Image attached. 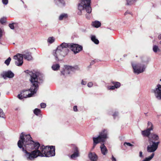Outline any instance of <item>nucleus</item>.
Instances as JSON below:
<instances>
[{
	"instance_id": "nucleus-1",
	"label": "nucleus",
	"mask_w": 161,
	"mask_h": 161,
	"mask_svg": "<svg viewBox=\"0 0 161 161\" xmlns=\"http://www.w3.org/2000/svg\"><path fill=\"white\" fill-rule=\"evenodd\" d=\"M17 145L28 160H33L38 156L48 157L55 155L54 146L40 147L38 142H35L32 140L29 134L25 135L23 132L20 135Z\"/></svg>"
},
{
	"instance_id": "nucleus-2",
	"label": "nucleus",
	"mask_w": 161,
	"mask_h": 161,
	"mask_svg": "<svg viewBox=\"0 0 161 161\" xmlns=\"http://www.w3.org/2000/svg\"><path fill=\"white\" fill-rule=\"evenodd\" d=\"M68 47L70 48L75 54L82 49V47L78 44L63 42L58 46L56 49L53 51V54L56 60H62L68 54L69 52Z\"/></svg>"
},
{
	"instance_id": "nucleus-3",
	"label": "nucleus",
	"mask_w": 161,
	"mask_h": 161,
	"mask_svg": "<svg viewBox=\"0 0 161 161\" xmlns=\"http://www.w3.org/2000/svg\"><path fill=\"white\" fill-rule=\"evenodd\" d=\"M26 71L30 76L29 80L31 83V87L28 90H23L20 94L18 95L17 97L20 100L23 99L24 98L33 97L39 89V82L36 74L32 71L28 70Z\"/></svg>"
},
{
	"instance_id": "nucleus-4",
	"label": "nucleus",
	"mask_w": 161,
	"mask_h": 161,
	"mask_svg": "<svg viewBox=\"0 0 161 161\" xmlns=\"http://www.w3.org/2000/svg\"><path fill=\"white\" fill-rule=\"evenodd\" d=\"M90 3L91 0H81V2L78 5V14L81 15L84 13L85 11L88 13H90L92 10Z\"/></svg>"
},
{
	"instance_id": "nucleus-5",
	"label": "nucleus",
	"mask_w": 161,
	"mask_h": 161,
	"mask_svg": "<svg viewBox=\"0 0 161 161\" xmlns=\"http://www.w3.org/2000/svg\"><path fill=\"white\" fill-rule=\"evenodd\" d=\"M108 133L106 130H103L100 131L99 133V135L97 137H93V148H94L96 145L101 142L104 143L105 140L108 138Z\"/></svg>"
},
{
	"instance_id": "nucleus-6",
	"label": "nucleus",
	"mask_w": 161,
	"mask_h": 161,
	"mask_svg": "<svg viewBox=\"0 0 161 161\" xmlns=\"http://www.w3.org/2000/svg\"><path fill=\"white\" fill-rule=\"evenodd\" d=\"M131 65L133 69L134 72L137 74H139L143 72L146 68V66L142 63H137L136 62L131 63Z\"/></svg>"
},
{
	"instance_id": "nucleus-7",
	"label": "nucleus",
	"mask_w": 161,
	"mask_h": 161,
	"mask_svg": "<svg viewBox=\"0 0 161 161\" xmlns=\"http://www.w3.org/2000/svg\"><path fill=\"white\" fill-rule=\"evenodd\" d=\"M149 144L147 147V150L148 153H153L157 149L160 142H148Z\"/></svg>"
},
{
	"instance_id": "nucleus-8",
	"label": "nucleus",
	"mask_w": 161,
	"mask_h": 161,
	"mask_svg": "<svg viewBox=\"0 0 161 161\" xmlns=\"http://www.w3.org/2000/svg\"><path fill=\"white\" fill-rule=\"evenodd\" d=\"M160 82H161V79ZM152 92L154 94L155 96L158 99H161V85H157L156 87L152 90Z\"/></svg>"
},
{
	"instance_id": "nucleus-9",
	"label": "nucleus",
	"mask_w": 161,
	"mask_h": 161,
	"mask_svg": "<svg viewBox=\"0 0 161 161\" xmlns=\"http://www.w3.org/2000/svg\"><path fill=\"white\" fill-rule=\"evenodd\" d=\"M23 54L18 53L14 56L15 64L18 66L22 65L23 63Z\"/></svg>"
},
{
	"instance_id": "nucleus-10",
	"label": "nucleus",
	"mask_w": 161,
	"mask_h": 161,
	"mask_svg": "<svg viewBox=\"0 0 161 161\" xmlns=\"http://www.w3.org/2000/svg\"><path fill=\"white\" fill-rule=\"evenodd\" d=\"M14 74L10 70L7 71H3L0 74V76L6 79L7 78H11L14 77Z\"/></svg>"
},
{
	"instance_id": "nucleus-11",
	"label": "nucleus",
	"mask_w": 161,
	"mask_h": 161,
	"mask_svg": "<svg viewBox=\"0 0 161 161\" xmlns=\"http://www.w3.org/2000/svg\"><path fill=\"white\" fill-rule=\"evenodd\" d=\"M158 135L156 134L152 133L148 136V141L151 142H159Z\"/></svg>"
},
{
	"instance_id": "nucleus-12",
	"label": "nucleus",
	"mask_w": 161,
	"mask_h": 161,
	"mask_svg": "<svg viewBox=\"0 0 161 161\" xmlns=\"http://www.w3.org/2000/svg\"><path fill=\"white\" fill-rule=\"evenodd\" d=\"M78 69V67L77 66H75L74 67L71 66H66L65 68V70L64 71H61V73L62 75H64V73L66 70L74 71Z\"/></svg>"
},
{
	"instance_id": "nucleus-13",
	"label": "nucleus",
	"mask_w": 161,
	"mask_h": 161,
	"mask_svg": "<svg viewBox=\"0 0 161 161\" xmlns=\"http://www.w3.org/2000/svg\"><path fill=\"white\" fill-rule=\"evenodd\" d=\"M88 157L92 161H97L98 159V156L94 152H90L88 154Z\"/></svg>"
},
{
	"instance_id": "nucleus-14",
	"label": "nucleus",
	"mask_w": 161,
	"mask_h": 161,
	"mask_svg": "<svg viewBox=\"0 0 161 161\" xmlns=\"http://www.w3.org/2000/svg\"><path fill=\"white\" fill-rule=\"evenodd\" d=\"M101 152L103 155H106L108 153V150L105 146L104 143L102 144L100 146Z\"/></svg>"
},
{
	"instance_id": "nucleus-15",
	"label": "nucleus",
	"mask_w": 161,
	"mask_h": 161,
	"mask_svg": "<svg viewBox=\"0 0 161 161\" xmlns=\"http://www.w3.org/2000/svg\"><path fill=\"white\" fill-rule=\"evenodd\" d=\"M74 148V152L70 156V158L72 159H74L79 156V153L78 148L76 147H75Z\"/></svg>"
},
{
	"instance_id": "nucleus-16",
	"label": "nucleus",
	"mask_w": 161,
	"mask_h": 161,
	"mask_svg": "<svg viewBox=\"0 0 161 161\" xmlns=\"http://www.w3.org/2000/svg\"><path fill=\"white\" fill-rule=\"evenodd\" d=\"M150 129H147L146 130H142V131L141 133L142 135L144 136H147L148 138V136L150 135L151 130Z\"/></svg>"
},
{
	"instance_id": "nucleus-17",
	"label": "nucleus",
	"mask_w": 161,
	"mask_h": 161,
	"mask_svg": "<svg viewBox=\"0 0 161 161\" xmlns=\"http://www.w3.org/2000/svg\"><path fill=\"white\" fill-rule=\"evenodd\" d=\"M23 57L24 58V59L28 60H30L32 59V57L31 53H26L25 54H23Z\"/></svg>"
},
{
	"instance_id": "nucleus-18",
	"label": "nucleus",
	"mask_w": 161,
	"mask_h": 161,
	"mask_svg": "<svg viewBox=\"0 0 161 161\" xmlns=\"http://www.w3.org/2000/svg\"><path fill=\"white\" fill-rule=\"evenodd\" d=\"M101 25V23L100 22L97 20L92 22V25L96 28H98Z\"/></svg>"
},
{
	"instance_id": "nucleus-19",
	"label": "nucleus",
	"mask_w": 161,
	"mask_h": 161,
	"mask_svg": "<svg viewBox=\"0 0 161 161\" xmlns=\"http://www.w3.org/2000/svg\"><path fill=\"white\" fill-rule=\"evenodd\" d=\"M91 40L94 42L95 44H98L99 42L98 40L96 38V37L94 35H92L91 36Z\"/></svg>"
},
{
	"instance_id": "nucleus-20",
	"label": "nucleus",
	"mask_w": 161,
	"mask_h": 161,
	"mask_svg": "<svg viewBox=\"0 0 161 161\" xmlns=\"http://www.w3.org/2000/svg\"><path fill=\"white\" fill-rule=\"evenodd\" d=\"M55 2L58 4H60V6L61 7H64L65 5V3L64 0H54Z\"/></svg>"
},
{
	"instance_id": "nucleus-21",
	"label": "nucleus",
	"mask_w": 161,
	"mask_h": 161,
	"mask_svg": "<svg viewBox=\"0 0 161 161\" xmlns=\"http://www.w3.org/2000/svg\"><path fill=\"white\" fill-rule=\"evenodd\" d=\"M60 65L58 64H53L52 66V68L53 70L54 71H57L60 68Z\"/></svg>"
},
{
	"instance_id": "nucleus-22",
	"label": "nucleus",
	"mask_w": 161,
	"mask_h": 161,
	"mask_svg": "<svg viewBox=\"0 0 161 161\" xmlns=\"http://www.w3.org/2000/svg\"><path fill=\"white\" fill-rule=\"evenodd\" d=\"M68 17V15L66 14H61L59 17V19L62 20L63 19H66Z\"/></svg>"
},
{
	"instance_id": "nucleus-23",
	"label": "nucleus",
	"mask_w": 161,
	"mask_h": 161,
	"mask_svg": "<svg viewBox=\"0 0 161 161\" xmlns=\"http://www.w3.org/2000/svg\"><path fill=\"white\" fill-rule=\"evenodd\" d=\"M55 41V38L53 36L49 37H48L47 40V42L50 44H52Z\"/></svg>"
},
{
	"instance_id": "nucleus-24",
	"label": "nucleus",
	"mask_w": 161,
	"mask_h": 161,
	"mask_svg": "<svg viewBox=\"0 0 161 161\" xmlns=\"http://www.w3.org/2000/svg\"><path fill=\"white\" fill-rule=\"evenodd\" d=\"M112 83L114 86L116 88H119L121 85L120 83L118 82L113 81L112 82Z\"/></svg>"
},
{
	"instance_id": "nucleus-25",
	"label": "nucleus",
	"mask_w": 161,
	"mask_h": 161,
	"mask_svg": "<svg viewBox=\"0 0 161 161\" xmlns=\"http://www.w3.org/2000/svg\"><path fill=\"white\" fill-rule=\"evenodd\" d=\"M153 51L156 53L157 52H160V49H159L158 46L157 45H153Z\"/></svg>"
},
{
	"instance_id": "nucleus-26",
	"label": "nucleus",
	"mask_w": 161,
	"mask_h": 161,
	"mask_svg": "<svg viewBox=\"0 0 161 161\" xmlns=\"http://www.w3.org/2000/svg\"><path fill=\"white\" fill-rule=\"evenodd\" d=\"M147 126L148 127V128H147L148 129H150V130L151 131L153 130V125L151 122H148L147 123Z\"/></svg>"
},
{
	"instance_id": "nucleus-27",
	"label": "nucleus",
	"mask_w": 161,
	"mask_h": 161,
	"mask_svg": "<svg viewBox=\"0 0 161 161\" xmlns=\"http://www.w3.org/2000/svg\"><path fill=\"white\" fill-rule=\"evenodd\" d=\"M41 112V110L38 108H36L34 111V113L36 115H39Z\"/></svg>"
},
{
	"instance_id": "nucleus-28",
	"label": "nucleus",
	"mask_w": 161,
	"mask_h": 161,
	"mask_svg": "<svg viewBox=\"0 0 161 161\" xmlns=\"http://www.w3.org/2000/svg\"><path fill=\"white\" fill-rule=\"evenodd\" d=\"M0 117L5 118V114L2 109H0Z\"/></svg>"
},
{
	"instance_id": "nucleus-29",
	"label": "nucleus",
	"mask_w": 161,
	"mask_h": 161,
	"mask_svg": "<svg viewBox=\"0 0 161 161\" xmlns=\"http://www.w3.org/2000/svg\"><path fill=\"white\" fill-rule=\"evenodd\" d=\"M11 58L10 57H9L6 59L4 62V63L6 64L7 65H8L9 64L10 61H11Z\"/></svg>"
},
{
	"instance_id": "nucleus-30",
	"label": "nucleus",
	"mask_w": 161,
	"mask_h": 161,
	"mask_svg": "<svg viewBox=\"0 0 161 161\" xmlns=\"http://www.w3.org/2000/svg\"><path fill=\"white\" fill-rule=\"evenodd\" d=\"M127 2L126 4L127 5H131L132 4L135 0H126Z\"/></svg>"
},
{
	"instance_id": "nucleus-31",
	"label": "nucleus",
	"mask_w": 161,
	"mask_h": 161,
	"mask_svg": "<svg viewBox=\"0 0 161 161\" xmlns=\"http://www.w3.org/2000/svg\"><path fill=\"white\" fill-rule=\"evenodd\" d=\"M107 88V89L108 90H114L116 88L114 86H108Z\"/></svg>"
},
{
	"instance_id": "nucleus-32",
	"label": "nucleus",
	"mask_w": 161,
	"mask_h": 161,
	"mask_svg": "<svg viewBox=\"0 0 161 161\" xmlns=\"http://www.w3.org/2000/svg\"><path fill=\"white\" fill-rule=\"evenodd\" d=\"M124 145L125 147H126V146L130 147L133 146V145L131 144L130 143L127 142H124Z\"/></svg>"
},
{
	"instance_id": "nucleus-33",
	"label": "nucleus",
	"mask_w": 161,
	"mask_h": 161,
	"mask_svg": "<svg viewBox=\"0 0 161 161\" xmlns=\"http://www.w3.org/2000/svg\"><path fill=\"white\" fill-rule=\"evenodd\" d=\"M6 21V19L5 18L3 17L0 20V22L1 23L3 24L5 23Z\"/></svg>"
},
{
	"instance_id": "nucleus-34",
	"label": "nucleus",
	"mask_w": 161,
	"mask_h": 161,
	"mask_svg": "<svg viewBox=\"0 0 161 161\" xmlns=\"http://www.w3.org/2000/svg\"><path fill=\"white\" fill-rule=\"evenodd\" d=\"M15 24V23H13L12 24H10L9 25V27L11 29H14V25Z\"/></svg>"
},
{
	"instance_id": "nucleus-35",
	"label": "nucleus",
	"mask_w": 161,
	"mask_h": 161,
	"mask_svg": "<svg viewBox=\"0 0 161 161\" xmlns=\"http://www.w3.org/2000/svg\"><path fill=\"white\" fill-rule=\"evenodd\" d=\"M93 85V83L92 82H90L89 83H88L87 84V86L89 87H92Z\"/></svg>"
},
{
	"instance_id": "nucleus-36",
	"label": "nucleus",
	"mask_w": 161,
	"mask_h": 161,
	"mask_svg": "<svg viewBox=\"0 0 161 161\" xmlns=\"http://www.w3.org/2000/svg\"><path fill=\"white\" fill-rule=\"evenodd\" d=\"M118 116V112H115L113 114V116L114 118H115Z\"/></svg>"
},
{
	"instance_id": "nucleus-37",
	"label": "nucleus",
	"mask_w": 161,
	"mask_h": 161,
	"mask_svg": "<svg viewBox=\"0 0 161 161\" xmlns=\"http://www.w3.org/2000/svg\"><path fill=\"white\" fill-rule=\"evenodd\" d=\"M46 105L45 103H42L41 104V106L42 108H44L46 107Z\"/></svg>"
},
{
	"instance_id": "nucleus-38",
	"label": "nucleus",
	"mask_w": 161,
	"mask_h": 161,
	"mask_svg": "<svg viewBox=\"0 0 161 161\" xmlns=\"http://www.w3.org/2000/svg\"><path fill=\"white\" fill-rule=\"evenodd\" d=\"M2 3L4 5H7L8 3V0H2Z\"/></svg>"
},
{
	"instance_id": "nucleus-39",
	"label": "nucleus",
	"mask_w": 161,
	"mask_h": 161,
	"mask_svg": "<svg viewBox=\"0 0 161 161\" xmlns=\"http://www.w3.org/2000/svg\"><path fill=\"white\" fill-rule=\"evenodd\" d=\"M139 157L141 158H143L144 157V156L143 154V153L142 151H140L139 152Z\"/></svg>"
},
{
	"instance_id": "nucleus-40",
	"label": "nucleus",
	"mask_w": 161,
	"mask_h": 161,
	"mask_svg": "<svg viewBox=\"0 0 161 161\" xmlns=\"http://www.w3.org/2000/svg\"><path fill=\"white\" fill-rule=\"evenodd\" d=\"M86 81H84L83 80H82L81 82V84L82 85H86Z\"/></svg>"
},
{
	"instance_id": "nucleus-41",
	"label": "nucleus",
	"mask_w": 161,
	"mask_h": 161,
	"mask_svg": "<svg viewBox=\"0 0 161 161\" xmlns=\"http://www.w3.org/2000/svg\"><path fill=\"white\" fill-rule=\"evenodd\" d=\"M3 36V31L2 30L0 29V39L2 38Z\"/></svg>"
},
{
	"instance_id": "nucleus-42",
	"label": "nucleus",
	"mask_w": 161,
	"mask_h": 161,
	"mask_svg": "<svg viewBox=\"0 0 161 161\" xmlns=\"http://www.w3.org/2000/svg\"><path fill=\"white\" fill-rule=\"evenodd\" d=\"M73 110L74 111L76 112L77 111V106H75L73 107Z\"/></svg>"
},
{
	"instance_id": "nucleus-43",
	"label": "nucleus",
	"mask_w": 161,
	"mask_h": 161,
	"mask_svg": "<svg viewBox=\"0 0 161 161\" xmlns=\"http://www.w3.org/2000/svg\"><path fill=\"white\" fill-rule=\"evenodd\" d=\"M111 160L112 161H116V159L114 157L113 155L112 156Z\"/></svg>"
},
{
	"instance_id": "nucleus-44",
	"label": "nucleus",
	"mask_w": 161,
	"mask_h": 161,
	"mask_svg": "<svg viewBox=\"0 0 161 161\" xmlns=\"http://www.w3.org/2000/svg\"><path fill=\"white\" fill-rule=\"evenodd\" d=\"M158 38L159 40L161 39V34L159 35L158 36Z\"/></svg>"
},
{
	"instance_id": "nucleus-45",
	"label": "nucleus",
	"mask_w": 161,
	"mask_h": 161,
	"mask_svg": "<svg viewBox=\"0 0 161 161\" xmlns=\"http://www.w3.org/2000/svg\"><path fill=\"white\" fill-rule=\"evenodd\" d=\"M126 56V54H125V55H124V57H125Z\"/></svg>"
},
{
	"instance_id": "nucleus-46",
	"label": "nucleus",
	"mask_w": 161,
	"mask_h": 161,
	"mask_svg": "<svg viewBox=\"0 0 161 161\" xmlns=\"http://www.w3.org/2000/svg\"><path fill=\"white\" fill-rule=\"evenodd\" d=\"M159 43L160 45H161V41H160V42H159Z\"/></svg>"
},
{
	"instance_id": "nucleus-47",
	"label": "nucleus",
	"mask_w": 161,
	"mask_h": 161,
	"mask_svg": "<svg viewBox=\"0 0 161 161\" xmlns=\"http://www.w3.org/2000/svg\"><path fill=\"white\" fill-rule=\"evenodd\" d=\"M93 62H92L91 63V64H93Z\"/></svg>"
},
{
	"instance_id": "nucleus-48",
	"label": "nucleus",
	"mask_w": 161,
	"mask_h": 161,
	"mask_svg": "<svg viewBox=\"0 0 161 161\" xmlns=\"http://www.w3.org/2000/svg\"><path fill=\"white\" fill-rule=\"evenodd\" d=\"M123 23L124 24H125L126 23L125 22H123Z\"/></svg>"
},
{
	"instance_id": "nucleus-49",
	"label": "nucleus",
	"mask_w": 161,
	"mask_h": 161,
	"mask_svg": "<svg viewBox=\"0 0 161 161\" xmlns=\"http://www.w3.org/2000/svg\"><path fill=\"white\" fill-rule=\"evenodd\" d=\"M86 17L87 18H88V17H87V16L86 15Z\"/></svg>"
}]
</instances>
